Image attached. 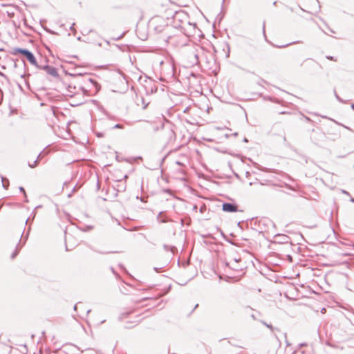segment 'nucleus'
Masks as SVG:
<instances>
[{
	"mask_svg": "<svg viewBox=\"0 0 354 354\" xmlns=\"http://www.w3.org/2000/svg\"><path fill=\"white\" fill-rule=\"evenodd\" d=\"M295 354H306V353L304 351H300V352H297Z\"/></svg>",
	"mask_w": 354,
	"mask_h": 354,
	"instance_id": "19",
	"label": "nucleus"
},
{
	"mask_svg": "<svg viewBox=\"0 0 354 354\" xmlns=\"http://www.w3.org/2000/svg\"><path fill=\"white\" fill-rule=\"evenodd\" d=\"M326 58H327L328 59H330V60H335V59H334V57H332V56H327V57H326Z\"/></svg>",
	"mask_w": 354,
	"mask_h": 354,
	"instance_id": "18",
	"label": "nucleus"
},
{
	"mask_svg": "<svg viewBox=\"0 0 354 354\" xmlns=\"http://www.w3.org/2000/svg\"><path fill=\"white\" fill-rule=\"evenodd\" d=\"M19 191L24 194L25 198H26L27 196H26V192H25V189H24V187H19Z\"/></svg>",
	"mask_w": 354,
	"mask_h": 354,
	"instance_id": "15",
	"label": "nucleus"
},
{
	"mask_svg": "<svg viewBox=\"0 0 354 354\" xmlns=\"http://www.w3.org/2000/svg\"><path fill=\"white\" fill-rule=\"evenodd\" d=\"M189 62L192 65H196L198 63V54L196 50H192L189 53Z\"/></svg>",
	"mask_w": 354,
	"mask_h": 354,
	"instance_id": "4",
	"label": "nucleus"
},
{
	"mask_svg": "<svg viewBox=\"0 0 354 354\" xmlns=\"http://www.w3.org/2000/svg\"><path fill=\"white\" fill-rule=\"evenodd\" d=\"M0 177H1V179L3 187L5 188L6 189H8V187H9V180H8V179L6 178L5 177H3L1 175H0Z\"/></svg>",
	"mask_w": 354,
	"mask_h": 354,
	"instance_id": "8",
	"label": "nucleus"
},
{
	"mask_svg": "<svg viewBox=\"0 0 354 354\" xmlns=\"http://www.w3.org/2000/svg\"><path fill=\"white\" fill-rule=\"evenodd\" d=\"M64 85L66 90V95L70 97L80 94L91 96L99 90V86L95 80L80 74L72 75V80L68 83L64 82Z\"/></svg>",
	"mask_w": 354,
	"mask_h": 354,
	"instance_id": "1",
	"label": "nucleus"
},
{
	"mask_svg": "<svg viewBox=\"0 0 354 354\" xmlns=\"http://www.w3.org/2000/svg\"><path fill=\"white\" fill-rule=\"evenodd\" d=\"M261 323L265 325L266 327H268L271 331L274 332V328H273V326L270 324H268L267 323H266L265 322L263 321H261Z\"/></svg>",
	"mask_w": 354,
	"mask_h": 354,
	"instance_id": "12",
	"label": "nucleus"
},
{
	"mask_svg": "<svg viewBox=\"0 0 354 354\" xmlns=\"http://www.w3.org/2000/svg\"><path fill=\"white\" fill-rule=\"evenodd\" d=\"M351 201L352 202H354V198H352Z\"/></svg>",
	"mask_w": 354,
	"mask_h": 354,
	"instance_id": "26",
	"label": "nucleus"
},
{
	"mask_svg": "<svg viewBox=\"0 0 354 354\" xmlns=\"http://www.w3.org/2000/svg\"><path fill=\"white\" fill-rule=\"evenodd\" d=\"M115 127V128H120V129H122L123 127H122V124H115V127Z\"/></svg>",
	"mask_w": 354,
	"mask_h": 354,
	"instance_id": "17",
	"label": "nucleus"
},
{
	"mask_svg": "<svg viewBox=\"0 0 354 354\" xmlns=\"http://www.w3.org/2000/svg\"><path fill=\"white\" fill-rule=\"evenodd\" d=\"M342 192L346 194H348V193L346 191L343 190Z\"/></svg>",
	"mask_w": 354,
	"mask_h": 354,
	"instance_id": "21",
	"label": "nucleus"
},
{
	"mask_svg": "<svg viewBox=\"0 0 354 354\" xmlns=\"http://www.w3.org/2000/svg\"><path fill=\"white\" fill-rule=\"evenodd\" d=\"M235 263L233 264V262L232 261H230L228 263H227V266H229L230 268H232V270H241V268H239L238 266H236V265H234Z\"/></svg>",
	"mask_w": 354,
	"mask_h": 354,
	"instance_id": "9",
	"label": "nucleus"
},
{
	"mask_svg": "<svg viewBox=\"0 0 354 354\" xmlns=\"http://www.w3.org/2000/svg\"><path fill=\"white\" fill-rule=\"evenodd\" d=\"M162 133L166 136V140L167 141L171 140L174 137V132L171 129H163Z\"/></svg>",
	"mask_w": 354,
	"mask_h": 354,
	"instance_id": "5",
	"label": "nucleus"
},
{
	"mask_svg": "<svg viewBox=\"0 0 354 354\" xmlns=\"http://www.w3.org/2000/svg\"><path fill=\"white\" fill-rule=\"evenodd\" d=\"M182 17H186L183 12H176L174 16L175 20L180 19Z\"/></svg>",
	"mask_w": 354,
	"mask_h": 354,
	"instance_id": "11",
	"label": "nucleus"
},
{
	"mask_svg": "<svg viewBox=\"0 0 354 354\" xmlns=\"http://www.w3.org/2000/svg\"><path fill=\"white\" fill-rule=\"evenodd\" d=\"M77 305H78V304L75 305V306H74V309H75V310H77Z\"/></svg>",
	"mask_w": 354,
	"mask_h": 354,
	"instance_id": "22",
	"label": "nucleus"
},
{
	"mask_svg": "<svg viewBox=\"0 0 354 354\" xmlns=\"http://www.w3.org/2000/svg\"><path fill=\"white\" fill-rule=\"evenodd\" d=\"M252 317L253 319H255V316H254V315H252Z\"/></svg>",
	"mask_w": 354,
	"mask_h": 354,
	"instance_id": "25",
	"label": "nucleus"
},
{
	"mask_svg": "<svg viewBox=\"0 0 354 354\" xmlns=\"http://www.w3.org/2000/svg\"><path fill=\"white\" fill-rule=\"evenodd\" d=\"M335 96H336L337 99L339 101L342 102V100L339 97V96H338L336 93H335Z\"/></svg>",
	"mask_w": 354,
	"mask_h": 354,
	"instance_id": "20",
	"label": "nucleus"
},
{
	"mask_svg": "<svg viewBox=\"0 0 354 354\" xmlns=\"http://www.w3.org/2000/svg\"><path fill=\"white\" fill-rule=\"evenodd\" d=\"M176 164L180 165V163L178 161L176 162Z\"/></svg>",
	"mask_w": 354,
	"mask_h": 354,
	"instance_id": "24",
	"label": "nucleus"
},
{
	"mask_svg": "<svg viewBox=\"0 0 354 354\" xmlns=\"http://www.w3.org/2000/svg\"><path fill=\"white\" fill-rule=\"evenodd\" d=\"M222 209L227 212H236L237 206L232 203H224L222 205Z\"/></svg>",
	"mask_w": 354,
	"mask_h": 354,
	"instance_id": "3",
	"label": "nucleus"
},
{
	"mask_svg": "<svg viewBox=\"0 0 354 354\" xmlns=\"http://www.w3.org/2000/svg\"><path fill=\"white\" fill-rule=\"evenodd\" d=\"M37 165V160H35L32 164L29 163V167L31 168L35 167Z\"/></svg>",
	"mask_w": 354,
	"mask_h": 354,
	"instance_id": "14",
	"label": "nucleus"
},
{
	"mask_svg": "<svg viewBox=\"0 0 354 354\" xmlns=\"http://www.w3.org/2000/svg\"><path fill=\"white\" fill-rule=\"evenodd\" d=\"M48 74L52 75L53 77H56L58 75V73L57 69L53 66H46L43 68Z\"/></svg>",
	"mask_w": 354,
	"mask_h": 354,
	"instance_id": "6",
	"label": "nucleus"
},
{
	"mask_svg": "<svg viewBox=\"0 0 354 354\" xmlns=\"http://www.w3.org/2000/svg\"><path fill=\"white\" fill-rule=\"evenodd\" d=\"M352 109L354 110V104L351 105Z\"/></svg>",
	"mask_w": 354,
	"mask_h": 354,
	"instance_id": "23",
	"label": "nucleus"
},
{
	"mask_svg": "<svg viewBox=\"0 0 354 354\" xmlns=\"http://www.w3.org/2000/svg\"><path fill=\"white\" fill-rule=\"evenodd\" d=\"M178 37H177V36H169V37H168L167 41L169 44H171V45L176 46V45L178 44Z\"/></svg>",
	"mask_w": 354,
	"mask_h": 354,
	"instance_id": "7",
	"label": "nucleus"
},
{
	"mask_svg": "<svg viewBox=\"0 0 354 354\" xmlns=\"http://www.w3.org/2000/svg\"><path fill=\"white\" fill-rule=\"evenodd\" d=\"M235 263L233 264V262L232 261H230L228 263H227V266H229L230 268H232V270H241V268H239L238 266H236V265H234Z\"/></svg>",
	"mask_w": 354,
	"mask_h": 354,
	"instance_id": "10",
	"label": "nucleus"
},
{
	"mask_svg": "<svg viewBox=\"0 0 354 354\" xmlns=\"http://www.w3.org/2000/svg\"><path fill=\"white\" fill-rule=\"evenodd\" d=\"M239 261H240V259H236V258H234V259H233L232 260H231L230 261H232V262H233V264H234V263H238Z\"/></svg>",
	"mask_w": 354,
	"mask_h": 354,
	"instance_id": "16",
	"label": "nucleus"
},
{
	"mask_svg": "<svg viewBox=\"0 0 354 354\" xmlns=\"http://www.w3.org/2000/svg\"><path fill=\"white\" fill-rule=\"evenodd\" d=\"M17 53L24 55L31 64H32L35 66L39 67L35 57L30 50L19 48H13L12 51L11 52V54L15 55Z\"/></svg>",
	"mask_w": 354,
	"mask_h": 354,
	"instance_id": "2",
	"label": "nucleus"
},
{
	"mask_svg": "<svg viewBox=\"0 0 354 354\" xmlns=\"http://www.w3.org/2000/svg\"><path fill=\"white\" fill-rule=\"evenodd\" d=\"M20 250V248H18L17 247L15 249V251L11 254V259L15 258V257L18 254Z\"/></svg>",
	"mask_w": 354,
	"mask_h": 354,
	"instance_id": "13",
	"label": "nucleus"
}]
</instances>
